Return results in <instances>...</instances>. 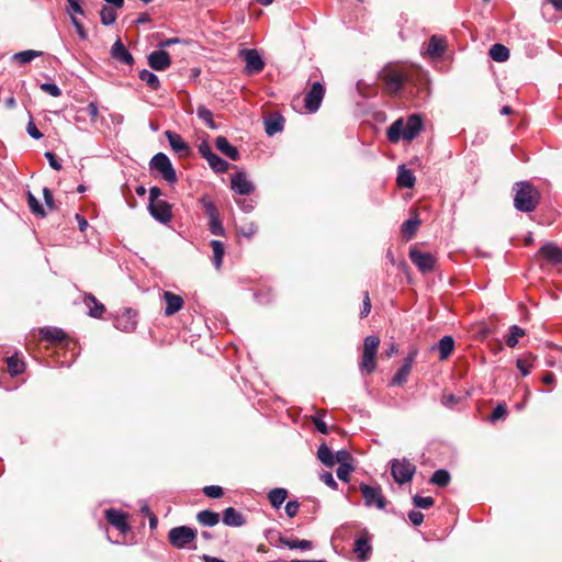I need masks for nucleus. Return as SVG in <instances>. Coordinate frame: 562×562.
Segmentation results:
<instances>
[{"instance_id": "nucleus-30", "label": "nucleus", "mask_w": 562, "mask_h": 562, "mask_svg": "<svg viewBox=\"0 0 562 562\" xmlns=\"http://www.w3.org/2000/svg\"><path fill=\"white\" fill-rule=\"evenodd\" d=\"M526 331L517 326L513 325L509 327V330L507 334L504 335V340L509 348H515L519 341L520 338L525 337Z\"/></svg>"}, {"instance_id": "nucleus-11", "label": "nucleus", "mask_w": 562, "mask_h": 562, "mask_svg": "<svg viewBox=\"0 0 562 562\" xmlns=\"http://www.w3.org/2000/svg\"><path fill=\"white\" fill-rule=\"evenodd\" d=\"M325 89L319 82H314L311 90L306 93L304 103L310 112H316L319 109L321 102L324 98Z\"/></svg>"}, {"instance_id": "nucleus-49", "label": "nucleus", "mask_w": 562, "mask_h": 562, "mask_svg": "<svg viewBox=\"0 0 562 562\" xmlns=\"http://www.w3.org/2000/svg\"><path fill=\"white\" fill-rule=\"evenodd\" d=\"M353 469L352 464H340L336 471L337 477L342 482H349V476Z\"/></svg>"}, {"instance_id": "nucleus-5", "label": "nucleus", "mask_w": 562, "mask_h": 562, "mask_svg": "<svg viewBox=\"0 0 562 562\" xmlns=\"http://www.w3.org/2000/svg\"><path fill=\"white\" fill-rule=\"evenodd\" d=\"M196 530L188 526L173 527L168 532V541L177 549H195L191 546L196 538Z\"/></svg>"}, {"instance_id": "nucleus-44", "label": "nucleus", "mask_w": 562, "mask_h": 562, "mask_svg": "<svg viewBox=\"0 0 562 562\" xmlns=\"http://www.w3.org/2000/svg\"><path fill=\"white\" fill-rule=\"evenodd\" d=\"M198 116L212 130H216L217 125L213 120V113L204 105L196 109Z\"/></svg>"}, {"instance_id": "nucleus-28", "label": "nucleus", "mask_w": 562, "mask_h": 562, "mask_svg": "<svg viewBox=\"0 0 562 562\" xmlns=\"http://www.w3.org/2000/svg\"><path fill=\"white\" fill-rule=\"evenodd\" d=\"M85 304L89 308V315L94 318H101L105 312L104 305L92 294H86Z\"/></svg>"}, {"instance_id": "nucleus-10", "label": "nucleus", "mask_w": 562, "mask_h": 562, "mask_svg": "<svg viewBox=\"0 0 562 562\" xmlns=\"http://www.w3.org/2000/svg\"><path fill=\"white\" fill-rule=\"evenodd\" d=\"M240 56L246 63L245 72L247 75H257L263 70L266 64L257 49H243L240 50Z\"/></svg>"}, {"instance_id": "nucleus-7", "label": "nucleus", "mask_w": 562, "mask_h": 562, "mask_svg": "<svg viewBox=\"0 0 562 562\" xmlns=\"http://www.w3.org/2000/svg\"><path fill=\"white\" fill-rule=\"evenodd\" d=\"M149 167L153 170H157L168 183L173 184L178 181L176 170L166 154H156L150 159Z\"/></svg>"}, {"instance_id": "nucleus-64", "label": "nucleus", "mask_w": 562, "mask_h": 562, "mask_svg": "<svg viewBox=\"0 0 562 562\" xmlns=\"http://www.w3.org/2000/svg\"><path fill=\"white\" fill-rule=\"evenodd\" d=\"M370 311H371V301H370L369 292H366L364 297H363V307H362V311L360 312V317L361 318L367 317L369 315Z\"/></svg>"}, {"instance_id": "nucleus-13", "label": "nucleus", "mask_w": 562, "mask_h": 562, "mask_svg": "<svg viewBox=\"0 0 562 562\" xmlns=\"http://www.w3.org/2000/svg\"><path fill=\"white\" fill-rule=\"evenodd\" d=\"M150 215L160 223H168L172 217L171 205L164 200L148 204Z\"/></svg>"}, {"instance_id": "nucleus-4", "label": "nucleus", "mask_w": 562, "mask_h": 562, "mask_svg": "<svg viewBox=\"0 0 562 562\" xmlns=\"http://www.w3.org/2000/svg\"><path fill=\"white\" fill-rule=\"evenodd\" d=\"M38 338L42 341H47L54 348L75 351L81 348L78 340L69 336L66 331L58 327H44L38 331Z\"/></svg>"}, {"instance_id": "nucleus-26", "label": "nucleus", "mask_w": 562, "mask_h": 562, "mask_svg": "<svg viewBox=\"0 0 562 562\" xmlns=\"http://www.w3.org/2000/svg\"><path fill=\"white\" fill-rule=\"evenodd\" d=\"M283 123L284 117L279 113H274L265 121V131L269 136H273L283 130Z\"/></svg>"}, {"instance_id": "nucleus-37", "label": "nucleus", "mask_w": 562, "mask_h": 562, "mask_svg": "<svg viewBox=\"0 0 562 562\" xmlns=\"http://www.w3.org/2000/svg\"><path fill=\"white\" fill-rule=\"evenodd\" d=\"M139 79L144 82H146V85L154 91H157L160 89V81L158 79V77L153 74L151 71L147 70V69H143L139 71V75H138Z\"/></svg>"}, {"instance_id": "nucleus-40", "label": "nucleus", "mask_w": 562, "mask_h": 562, "mask_svg": "<svg viewBox=\"0 0 562 562\" xmlns=\"http://www.w3.org/2000/svg\"><path fill=\"white\" fill-rule=\"evenodd\" d=\"M451 476L450 473L445 469H439L434 472L430 477V483L445 487L450 483Z\"/></svg>"}, {"instance_id": "nucleus-34", "label": "nucleus", "mask_w": 562, "mask_h": 562, "mask_svg": "<svg viewBox=\"0 0 562 562\" xmlns=\"http://www.w3.org/2000/svg\"><path fill=\"white\" fill-rule=\"evenodd\" d=\"M288 496V491L282 487H276L268 494V499L272 507L280 508Z\"/></svg>"}, {"instance_id": "nucleus-50", "label": "nucleus", "mask_w": 562, "mask_h": 562, "mask_svg": "<svg viewBox=\"0 0 562 562\" xmlns=\"http://www.w3.org/2000/svg\"><path fill=\"white\" fill-rule=\"evenodd\" d=\"M413 504L417 508L427 509L434 505V498L430 496L424 497V496L415 495L413 497Z\"/></svg>"}, {"instance_id": "nucleus-25", "label": "nucleus", "mask_w": 562, "mask_h": 562, "mask_svg": "<svg viewBox=\"0 0 562 562\" xmlns=\"http://www.w3.org/2000/svg\"><path fill=\"white\" fill-rule=\"evenodd\" d=\"M215 146L223 155L227 156L229 159L234 161L238 160L240 157L238 149L235 146L231 145L227 138L224 136L216 137Z\"/></svg>"}, {"instance_id": "nucleus-61", "label": "nucleus", "mask_w": 562, "mask_h": 562, "mask_svg": "<svg viewBox=\"0 0 562 562\" xmlns=\"http://www.w3.org/2000/svg\"><path fill=\"white\" fill-rule=\"evenodd\" d=\"M26 132L32 138L35 139H40L43 136L32 120L27 123Z\"/></svg>"}, {"instance_id": "nucleus-57", "label": "nucleus", "mask_w": 562, "mask_h": 562, "mask_svg": "<svg viewBox=\"0 0 562 562\" xmlns=\"http://www.w3.org/2000/svg\"><path fill=\"white\" fill-rule=\"evenodd\" d=\"M40 88L42 91L50 94L52 97L57 98L61 95V90L55 83L45 82L42 83Z\"/></svg>"}, {"instance_id": "nucleus-22", "label": "nucleus", "mask_w": 562, "mask_h": 562, "mask_svg": "<svg viewBox=\"0 0 562 562\" xmlns=\"http://www.w3.org/2000/svg\"><path fill=\"white\" fill-rule=\"evenodd\" d=\"M111 56L116 61L128 66H132L134 63L132 54L127 50L120 38L113 44L111 48Z\"/></svg>"}, {"instance_id": "nucleus-17", "label": "nucleus", "mask_w": 562, "mask_h": 562, "mask_svg": "<svg viewBox=\"0 0 562 562\" xmlns=\"http://www.w3.org/2000/svg\"><path fill=\"white\" fill-rule=\"evenodd\" d=\"M232 189L238 194L248 195L255 190V187L247 179L246 173L239 171L232 178Z\"/></svg>"}, {"instance_id": "nucleus-24", "label": "nucleus", "mask_w": 562, "mask_h": 562, "mask_svg": "<svg viewBox=\"0 0 562 562\" xmlns=\"http://www.w3.org/2000/svg\"><path fill=\"white\" fill-rule=\"evenodd\" d=\"M222 520L228 527H241L246 524L245 516L234 507L224 509Z\"/></svg>"}, {"instance_id": "nucleus-16", "label": "nucleus", "mask_w": 562, "mask_h": 562, "mask_svg": "<svg viewBox=\"0 0 562 562\" xmlns=\"http://www.w3.org/2000/svg\"><path fill=\"white\" fill-rule=\"evenodd\" d=\"M165 135L169 142V145L171 149L178 154L180 157H187L190 155L191 149L189 145L182 139V137L172 132V131H166Z\"/></svg>"}, {"instance_id": "nucleus-48", "label": "nucleus", "mask_w": 562, "mask_h": 562, "mask_svg": "<svg viewBox=\"0 0 562 562\" xmlns=\"http://www.w3.org/2000/svg\"><path fill=\"white\" fill-rule=\"evenodd\" d=\"M508 414V411H507V406L506 404L504 403H499L497 404V406L493 409L491 416H490V422L491 423H495L499 419H503L507 416Z\"/></svg>"}, {"instance_id": "nucleus-1", "label": "nucleus", "mask_w": 562, "mask_h": 562, "mask_svg": "<svg viewBox=\"0 0 562 562\" xmlns=\"http://www.w3.org/2000/svg\"><path fill=\"white\" fill-rule=\"evenodd\" d=\"M423 130V120L418 114H412L408 116L406 124L404 120L397 119L386 132L387 139L391 143H398L401 138L405 140H413Z\"/></svg>"}, {"instance_id": "nucleus-33", "label": "nucleus", "mask_w": 562, "mask_h": 562, "mask_svg": "<svg viewBox=\"0 0 562 562\" xmlns=\"http://www.w3.org/2000/svg\"><path fill=\"white\" fill-rule=\"evenodd\" d=\"M490 57L494 61L503 63L509 58V49L503 44H494L488 52Z\"/></svg>"}, {"instance_id": "nucleus-21", "label": "nucleus", "mask_w": 562, "mask_h": 562, "mask_svg": "<svg viewBox=\"0 0 562 562\" xmlns=\"http://www.w3.org/2000/svg\"><path fill=\"white\" fill-rule=\"evenodd\" d=\"M447 48V38L445 36L432 35L427 45V54L431 58H440Z\"/></svg>"}, {"instance_id": "nucleus-20", "label": "nucleus", "mask_w": 562, "mask_h": 562, "mask_svg": "<svg viewBox=\"0 0 562 562\" xmlns=\"http://www.w3.org/2000/svg\"><path fill=\"white\" fill-rule=\"evenodd\" d=\"M539 254L551 265L562 263V249L553 243H547L539 249Z\"/></svg>"}, {"instance_id": "nucleus-62", "label": "nucleus", "mask_w": 562, "mask_h": 562, "mask_svg": "<svg viewBox=\"0 0 562 562\" xmlns=\"http://www.w3.org/2000/svg\"><path fill=\"white\" fill-rule=\"evenodd\" d=\"M45 157L46 159L48 160L49 162V166L54 169V170H60L61 169V164L57 160L55 154H53L52 151H46L45 153Z\"/></svg>"}, {"instance_id": "nucleus-51", "label": "nucleus", "mask_w": 562, "mask_h": 562, "mask_svg": "<svg viewBox=\"0 0 562 562\" xmlns=\"http://www.w3.org/2000/svg\"><path fill=\"white\" fill-rule=\"evenodd\" d=\"M209 229L212 235H215V236H224L225 235V229L222 225L220 217L209 221Z\"/></svg>"}, {"instance_id": "nucleus-6", "label": "nucleus", "mask_w": 562, "mask_h": 562, "mask_svg": "<svg viewBox=\"0 0 562 562\" xmlns=\"http://www.w3.org/2000/svg\"><path fill=\"white\" fill-rule=\"evenodd\" d=\"M391 474L397 484H405L413 480L416 465L406 458L390 461Z\"/></svg>"}, {"instance_id": "nucleus-41", "label": "nucleus", "mask_w": 562, "mask_h": 562, "mask_svg": "<svg viewBox=\"0 0 562 562\" xmlns=\"http://www.w3.org/2000/svg\"><path fill=\"white\" fill-rule=\"evenodd\" d=\"M454 339L452 336L447 335L439 339L437 344H434L429 351H453Z\"/></svg>"}, {"instance_id": "nucleus-3", "label": "nucleus", "mask_w": 562, "mask_h": 562, "mask_svg": "<svg viewBox=\"0 0 562 562\" xmlns=\"http://www.w3.org/2000/svg\"><path fill=\"white\" fill-rule=\"evenodd\" d=\"M515 207L525 213L535 211L540 202L538 189L528 181H520L515 184Z\"/></svg>"}, {"instance_id": "nucleus-35", "label": "nucleus", "mask_w": 562, "mask_h": 562, "mask_svg": "<svg viewBox=\"0 0 562 562\" xmlns=\"http://www.w3.org/2000/svg\"><path fill=\"white\" fill-rule=\"evenodd\" d=\"M7 363L11 376L18 375L24 371L25 364L19 359V353H13L9 357Z\"/></svg>"}, {"instance_id": "nucleus-47", "label": "nucleus", "mask_w": 562, "mask_h": 562, "mask_svg": "<svg viewBox=\"0 0 562 562\" xmlns=\"http://www.w3.org/2000/svg\"><path fill=\"white\" fill-rule=\"evenodd\" d=\"M101 22L104 25H111L116 20V13L113 8L103 5L100 12Z\"/></svg>"}, {"instance_id": "nucleus-23", "label": "nucleus", "mask_w": 562, "mask_h": 562, "mask_svg": "<svg viewBox=\"0 0 562 562\" xmlns=\"http://www.w3.org/2000/svg\"><path fill=\"white\" fill-rule=\"evenodd\" d=\"M164 300L166 302L165 315L171 316L179 312L183 306V299L170 291L164 293Z\"/></svg>"}, {"instance_id": "nucleus-39", "label": "nucleus", "mask_w": 562, "mask_h": 562, "mask_svg": "<svg viewBox=\"0 0 562 562\" xmlns=\"http://www.w3.org/2000/svg\"><path fill=\"white\" fill-rule=\"evenodd\" d=\"M211 247L213 250V262L216 269H220L222 266L223 257L225 254L224 244L220 240H212Z\"/></svg>"}, {"instance_id": "nucleus-2", "label": "nucleus", "mask_w": 562, "mask_h": 562, "mask_svg": "<svg viewBox=\"0 0 562 562\" xmlns=\"http://www.w3.org/2000/svg\"><path fill=\"white\" fill-rule=\"evenodd\" d=\"M384 82L385 91L391 95H396L405 83L413 81V71L403 67L386 65L379 75Z\"/></svg>"}, {"instance_id": "nucleus-53", "label": "nucleus", "mask_w": 562, "mask_h": 562, "mask_svg": "<svg viewBox=\"0 0 562 562\" xmlns=\"http://www.w3.org/2000/svg\"><path fill=\"white\" fill-rule=\"evenodd\" d=\"M203 494L210 498H218L224 494V491L218 485H207L203 487Z\"/></svg>"}, {"instance_id": "nucleus-29", "label": "nucleus", "mask_w": 562, "mask_h": 562, "mask_svg": "<svg viewBox=\"0 0 562 562\" xmlns=\"http://www.w3.org/2000/svg\"><path fill=\"white\" fill-rule=\"evenodd\" d=\"M196 520L205 527H214L220 521V515L213 510L204 509L196 514Z\"/></svg>"}, {"instance_id": "nucleus-46", "label": "nucleus", "mask_w": 562, "mask_h": 562, "mask_svg": "<svg viewBox=\"0 0 562 562\" xmlns=\"http://www.w3.org/2000/svg\"><path fill=\"white\" fill-rule=\"evenodd\" d=\"M27 203L32 211V213L40 217H45L46 212L43 207V205L38 202V200L31 193H27Z\"/></svg>"}, {"instance_id": "nucleus-19", "label": "nucleus", "mask_w": 562, "mask_h": 562, "mask_svg": "<svg viewBox=\"0 0 562 562\" xmlns=\"http://www.w3.org/2000/svg\"><path fill=\"white\" fill-rule=\"evenodd\" d=\"M414 360V353H411L405 358L404 362L394 374L391 381V385H403L407 381V378L413 368Z\"/></svg>"}, {"instance_id": "nucleus-55", "label": "nucleus", "mask_w": 562, "mask_h": 562, "mask_svg": "<svg viewBox=\"0 0 562 562\" xmlns=\"http://www.w3.org/2000/svg\"><path fill=\"white\" fill-rule=\"evenodd\" d=\"M516 364L524 376L529 374L530 368L532 367L529 358H518Z\"/></svg>"}, {"instance_id": "nucleus-54", "label": "nucleus", "mask_w": 562, "mask_h": 562, "mask_svg": "<svg viewBox=\"0 0 562 562\" xmlns=\"http://www.w3.org/2000/svg\"><path fill=\"white\" fill-rule=\"evenodd\" d=\"M380 345V338L371 335L364 339L363 351H376Z\"/></svg>"}, {"instance_id": "nucleus-45", "label": "nucleus", "mask_w": 562, "mask_h": 562, "mask_svg": "<svg viewBox=\"0 0 562 562\" xmlns=\"http://www.w3.org/2000/svg\"><path fill=\"white\" fill-rule=\"evenodd\" d=\"M41 55L42 52L29 49L14 54L12 58L20 64H26Z\"/></svg>"}, {"instance_id": "nucleus-52", "label": "nucleus", "mask_w": 562, "mask_h": 562, "mask_svg": "<svg viewBox=\"0 0 562 562\" xmlns=\"http://www.w3.org/2000/svg\"><path fill=\"white\" fill-rule=\"evenodd\" d=\"M352 456L349 451L340 449L335 453V463L340 464H352Z\"/></svg>"}, {"instance_id": "nucleus-42", "label": "nucleus", "mask_w": 562, "mask_h": 562, "mask_svg": "<svg viewBox=\"0 0 562 562\" xmlns=\"http://www.w3.org/2000/svg\"><path fill=\"white\" fill-rule=\"evenodd\" d=\"M206 160H207L210 167L215 172H225V171H227V169L229 167V164L226 160H224L223 158H221L220 156H217L214 153H212L211 156L207 157Z\"/></svg>"}, {"instance_id": "nucleus-8", "label": "nucleus", "mask_w": 562, "mask_h": 562, "mask_svg": "<svg viewBox=\"0 0 562 562\" xmlns=\"http://www.w3.org/2000/svg\"><path fill=\"white\" fill-rule=\"evenodd\" d=\"M408 257L420 272L429 273L435 270L437 258L430 252H423L414 246L409 248Z\"/></svg>"}, {"instance_id": "nucleus-38", "label": "nucleus", "mask_w": 562, "mask_h": 562, "mask_svg": "<svg viewBox=\"0 0 562 562\" xmlns=\"http://www.w3.org/2000/svg\"><path fill=\"white\" fill-rule=\"evenodd\" d=\"M199 203L202 206V209L204 210L206 216L209 217V221L220 217V212H218L217 207L206 195L202 196L199 200Z\"/></svg>"}, {"instance_id": "nucleus-60", "label": "nucleus", "mask_w": 562, "mask_h": 562, "mask_svg": "<svg viewBox=\"0 0 562 562\" xmlns=\"http://www.w3.org/2000/svg\"><path fill=\"white\" fill-rule=\"evenodd\" d=\"M43 196H44L46 206L49 210H55L56 205H55L54 196H53L52 191L48 188L43 189Z\"/></svg>"}, {"instance_id": "nucleus-18", "label": "nucleus", "mask_w": 562, "mask_h": 562, "mask_svg": "<svg viewBox=\"0 0 562 562\" xmlns=\"http://www.w3.org/2000/svg\"><path fill=\"white\" fill-rule=\"evenodd\" d=\"M371 550L372 548L370 544V536L367 531H364L355 540L353 551L357 554V558L363 562L369 559Z\"/></svg>"}, {"instance_id": "nucleus-14", "label": "nucleus", "mask_w": 562, "mask_h": 562, "mask_svg": "<svg viewBox=\"0 0 562 562\" xmlns=\"http://www.w3.org/2000/svg\"><path fill=\"white\" fill-rule=\"evenodd\" d=\"M137 312L132 308H126L115 319V326L122 331L131 333L136 328Z\"/></svg>"}, {"instance_id": "nucleus-32", "label": "nucleus", "mask_w": 562, "mask_h": 562, "mask_svg": "<svg viewBox=\"0 0 562 562\" xmlns=\"http://www.w3.org/2000/svg\"><path fill=\"white\" fill-rule=\"evenodd\" d=\"M318 460L326 467L331 468L335 465V453L326 445L322 443L317 449Z\"/></svg>"}, {"instance_id": "nucleus-31", "label": "nucleus", "mask_w": 562, "mask_h": 562, "mask_svg": "<svg viewBox=\"0 0 562 562\" xmlns=\"http://www.w3.org/2000/svg\"><path fill=\"white\" fill-rule=\"evenodd\" d=\"M415 176L409 169H406L405 166H401L397 173V186L401 188L411 189L415 184Z\"/></svg>"}, {"instance_id": "nucleus-56", "label": "nucleus", "mask_w": 562, "mask_h": 562, "mask_svg": "<svg viewBox=\"0 0 562 562\" xmlns=\"http://www.w3.org/2000/svg\"><path fill=\"white\" fill-rule=\"evenodd\" d=\"M319 480L325 483L327 486H329L330 488L333 490H337L338 487V484L337 482L335 481L331 472H328V471H323L321 474H319Z\"/></svg>"}, {"instance_id": "nucleus-36", "label": "nucleus", "mask_w": 562, "mask_h": 562, "mask_svg": "<svg viewBox=\"0 0 562 562\" xmlns=\"http://www.w3.org/2000/svg\"><path fill=\"white\" fill-rule=\"evenodd\" d=\"M376 353H363L360 362V371L362 374H370L375 370L376 367Z\"/></svg>"}, {"instance_id": "nucleus-12", "label": "nucleus", "mask_w": 562, "mask_h": 562, "mask_svg": "<svg viewBox=\"0 0 562 562\" xmlns=\"http://www.w3.org/2000/svg\"><path fill=\"white\" fill-rule=\"evenodd\" d=\"M147 61L149 67L156 71H164L171 65L170 55L164 49L151 52L147 57Z\"/></svg>"}, {"instance_id": "nucleus-9", "label": "nucleus", "mask_w": 562, "mask_h": 562, "mask_svg": "<svg viewBox=\"0 0 562 562\" xmlns=\"http://www.w3.org/2000/svg\"><path fill=\"white\" fill-rule=\"evenodd\" d=\"M360 492L364 499V505L367 507L375 506L379 509H384L386 507V499L382 494V490L380 486H371L364 483L360 484Z\"/></svg>"}, {"instance_id": "nucleus-27", "label": "nucleus", "mask_w": 562, "mask_h": 562, "mask_svg": "<svg viewBox=\"0 0 562 562\" xmlns=\"http://www.w3.org/2000/svg\"><path fill=\"white\" fill-rule=\"evenodd\" d=\"M422 221L416 213L413 218L405 221L401 226V234L405 240L412 239L420 226Z\"/></svg>"}, {"instance_id": "nucleus-59", "label": "nucleus", "mask_w": 562, "mask_h": 562, "mask_svg": "<svg viewBox=\"0 0 562 562\" xmlns=\"http://www.w3.org/2000/svg\"><path fill=\"white\" fill-rule=\"evenodd\" d=\"M408 518L414 526H420L424 521V514L418 510H409Z\"/></svg>"}, {"instance_id": "nucleus-15", "label": "nucleus", "mask_w": 562, "mask_h": 562, "mask_svg": "<svg viewBox=\"0 0 562 562\" xmlns=\"http://www.w3.org/2000/svg\"><path fill=\"white\" fill-rule=\"evenodd\" d=\"M105 518L110 525L115 527L120 532L126 533L130 530V526L127 524V518L124 513L117 509H106Z\"/></svg>"}, {"instance_id": "nucleus-58", "label": "nucleus", "mask_w": 562, "mask_h": 562, "mask_svg": "<svg viewBox=\"0 0 562 562\" xmlns=\"http://www.w3.org/2000/svg\"><path fill=\"white\" fill-rule=\"evenodd\" d=\"M300 504L297 501H289L285 505V513L290 518L297 515Z\"/></svg>"}, {"instance_id": "nucleus-63", "label": "nucleus", "mask_w": 562, "mask_h": 562, "mask_svg": "<svg viewBox=\"0 0 562 562\" xmlns=\"http://www.w3.org/2000/svg\"><path fill=\"white\" fill-rule=\"evenodd\" d=\"M198 150H199L200 155H201L203 158H205V159H207V157H210V156H211V154L213 153V151H212V148H211V146H210V144H209L206 140H203V142L199 145Z\"/></svg>"}, {"instance_id": "nucleus-43", "label": "nucleus", "mask_w": 562, "mask_h": 562, "mask_svg": "<svg viewBox=\"0 0 562 562\" xmlns=\"http://www.w3.org/2000/svg\"><path fill=\"white\" fill-rule=\"evenodd\" d=\"M280 542L289 549H300L305 551L312 548V542L310 540L281 538Z\"/></svg>"}]
</instances>
